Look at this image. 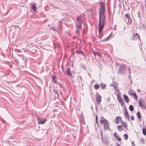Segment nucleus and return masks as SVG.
I'll return each instance as SVG.
<instances>
[{
  "label": "nucleus",
  "instance_id": "f257e3e1",
  "mask_svg": "<svg viewBox=\"0 0 146 146\" xmlns=\"http://www.w3.org/2000/svg\"><path fill=\"white\" fill-rule=\"evenodd\" d=\"M99 31L101 32L106 21V16L105 15V5L104 3L101 4L99 9Z\"/></svg>",
  "mask_w": 146,
  "mask_h": 146
},
{
  "label": "nucleus",
  "instance_id": "f03ea898",
  "mask_svg": "<svg viewBox=\"0 0 146 146\" xmlns=\"http://www.w3.org/2000/svg\"><path fill=\"white\" fill-rule=\"evenodd\" d=\"M83 20L81 16H80L76 18V20L75 24L76 27V31L78 33L81 29V26L82 25Z\"/></svg>",
  "mask_w": 146,
  "mask_h": 146
},
{
  "label": "nucleus",
  "instance_id": "7ed1b4c3",
  "mask_svg": "<svg viewBox=\"0 0 146 146\" xmlns=\"http://www.w3.org/2000/svg\"><path fill=\"white\" fill-rule=\"evenodd\" d=\"M100 122L101 123H103L104 125V128L106 130L109 129L110 125L107 120L105 119V118L102 117H101L100 120Z\"/></svg>",
  "mask_w": 146,
  "mask_h": 146
},
{
  "label": "nucleus",
  "instance_id": "20e7f679",
  "mask_svg": "<svg viewBox=\"0 0 146 146\" xmlns=\"http://www.w3.org/2000/svg\"><path fill=\"white\" fill-rule=\"evenodd\" d=\"M139 106L143 109V108L145 109V100L143 99H140L139 100Z\"/></svg>",
  "mask_w": 146,
  "mask_h": 146
},
{
  "label": "nucleus",
  "instance_id": "39448f33",
  "mask_svg": "<svg viewBox=\"0 0 146 146\" xmlns=\"http://www.w3.org/2000/svg\"><path fill=\"white\" fill-rule=\"evenodd\" d=\"M38 124H44L47 121L46 119L42 118H40L38 117H37Z\"/></svg>",
  "mask_w": 146,
  "mask_h": 146
},
{
  "label": "nucleus",
  "instance_id": "423d86ee",
  "mask_svg": "<svg viewBox=\"0 0 146 146\" xmlns=\"http://www.w3.org/2000/svg\"><path fill=\"white\" fill-rule=\"evenodd\" d=\"M58 27L56 28V29H55V28L54 27H50V29H52L53 30L56 31L58 32H59L62 29L61 26L60 25H60H58Z\"/></svg>",
  "mask_w": 146,
  "mask_h": 146
},
{
  "label": "nucleus",
  "instance_id": "0eeeda50",
  "mask_svg": "<svg viewBox=\"0 0 146 146\" xmlns=\"http://www.w3.org/2000/svg\"><path fill=\"white\" fill-rule=\"evenodd\" d=\"M96 102L98 103H100L101 101V96L98 94H97L96 95Z\"/></svg>",
  "mask_w": 146,
  "mask_h": 146
},
{
  "label": "nucleus",
  "instance_id": "6e6552de",
  "mask_svg": "<svg viewBox=\"0 0 146 146\" xmlns=\"http://www.w3.org/2000/svg\"><path fill=\"white\" fill-rule=\"evenodd\" d=\"M139 39V37L138 34L136 33L135 34L134 33V34L133 35V36L132 38V39L133 40H135L136 39Z\"/></svg>",
  "mask_w": 146,
  "mask_h": 146
},
{
  "label": "nucleus",
  "instance_id": "1a4fd4ad",
  "mask_svg": "<svg viewBox=\"0 0 146 146\" xmlns=\"http://www.w3.org/2000/svg\"><path fill=\"white\" fill-rule=\"evenodd\" d=\"M124 116L125 118L129 120V114L127 110L125 109L124 111Z\"/></svg>",
  "mask_w": 146,
  "mask_h": 146
},
{
  "label": "nucleus",
  "instance_id": "9d476101",
  "mask_svg": "<svg viewBox=\"0 0 146 146\" xmlns=\"http://www.w3.org/2000/svg\"><path fill=\"white\" fill-rule=\"evenodd\" d=\"M66 73L70 76H71L72 75L70 72V68H67L66 71Z\"/></svg>",
  "mask_w": 146,
  "mask_h": 146
},
{
  "label": "nucleus",
  "instance_id": "9b49d317",
  "mask_svg": "<svg viewBox=\"0 0 146 146\" xmlns=\"http://www.w3.org/2000/svg\"><path fill=\"white\" fill-rule=\"evenodd\" d=\"M121 117H120L117 116L116 117L115 119V122L117 124L119 123V121L121 120Z\"/></svg>",
  "mask_w": 146,
  "mask_h": 146
},
{
  "label": "nucleus",
  "instance_id": "f8f14e48",
  "mask_svg": "<svg viewBox=\"0 0 146 146\" xmlns=\"http://www.w3.org/2000/svg\"><path fill=\"white\" fill-rule=\"evenodd\" d=\"M123 98L125 101L127 103L129 102V99L127 96L124 95L123 96Z\"/></svg>",
  "mask_w": 146,
  "mask_h": 146
},
{
  "label": "nucleus",
  "instance_id": "ddd939ff",
  "mask_svg": "<svg viewBox=\"0 0 146 146\" xmlns=\"http://www.w3.org/2000/svg\"><path fill=\"white\" fill-rule=\"evenodd\" d=\"M113 135L114 137L118 141H121V138L117 136L116 133H114Z\"/></svg>",
  "mask_w": 146,
  "mask_h": 146
},
{
  "label": "nucleus",
  "instance_id": "4468645a",
  "mask_svg": "<svg viewBox=\"0 0 146 146\" xmlns=\"http://www.w3.org/2000/svg\"><path fill=\"white\" fill-rule=\"evenodd\" d=\"M101 136L102 137V141L103 142V143H104L106 144H107V143L108 142V140L106 138H105V139L102 138V133H101Z\"/></svg>",
  "mask_w": 146,
  "mask_h": 146
},
{
  "label": "nucleus",
  "instance_id": "2eb2a0df",
  "mask_svg": "<svg viewBox=\"0 0 146 146\" xmlns=\"http://www.w3.org/2000/svg\"><path fill=\"white\" fill-rule=\"evenodd\" d=\"M124 68V66L123 65H120L119 66V68L118 70V72H121L122 70Z\"/></svg>",
  "mask_w": 146,
  "mask_h": 146
},
{
  "label": "nucleus",
  "instance_id": "dca6fc26",
  "mask_svg": "<svg viewBox=\"0 0 146 146\" xmlns=\"http://www.w3.org/2000/svg\"><path fill=\"white\" fill-rule=\"evenodd\" d=\"M121 123L122 125V126H123L125 128L127 129V125L125 123L123 122V121H121Z\"/></svg>",
  "mask_w": 146,
  "mask_h": 146
},
{
  "label": "nucleus",
  "instance_id": "f3484780",
  "mask_svg": "<svg viewBox=\"0 0 146 146\" xmlns=\"http://www.w3.org/2000/svg\"><path fill=\"white\" fill-rule=\"evenodd\" d=\"M117 129L118 131H121L123 129H122V126L121 125H119L117 127Z\"/></svg>",
  "mask_w": 146,
  "mask_h": 146
},
{
  "label": "nucleus",
  "instance_id": "a211bd4d",
  "mask_svg": "<svg viewBox=\"0 0 146 146\" xmlns=\"http://www.w3.org/2000/svg\"><path fill=\"white\" fill-rule=\"evenodd\" d=\"M137 115L139 119V120H140L141 119V114L138 111L137 112Z\"/></svg>",
  "mask_w": 146,
  "mask_h": 146
},
{
  "label": "nucleus",
  "instance_id": "6ab92c4d",
  "mask_svg": "<svg viewBox=\"0 0 146 146\" xmlns=\"http://www.w3.org/2000/svg\"><path fill=\"white\" fill-rule=\"evenodd\" d=\"M52 81L53 82L55 83H56L57 82V81L56 80V77L54 76H52Z\"/></svg>",
  "mask_w": 146,
  "mask_h": 146
},
{
  "label": "nucleus",
  "instance_id": "aec40b11",
  "mask_svg": "<svg viewBox=\"0 0 146 146\" xmlns=\"http://www.w3.org/2000/svg\"><path fill=\"white\" fill-rule=\"evenodd\" d=\"M110 86H112L113 87V88L116 91L117 90V87L115 85L111 84L110 85Z\"/></svg>",
  "mask_w": 146,
  "mask_h": 146
},
{
  "label": "nucleus",
  "instance_id": "412c9836",
  "mask_svg": "<svg viewBox=\"0 0 146 146\" xmlns=\"http://www.w3.org/2000/svg\"><path fill=\"white\" fill-rule=\"evenodd\" d=\"M101 86L102 89H104L106 87V85L105 84L101 83L100 84Z\"/></svg>",
  "mask_w": 146,
  "mask_h": 146
},
{
  "label": "nucleus",
  "instance_id": "4be33fe9",
  "mask_svg": "<svg viewBox=\"0 0 146 146\" xmlns=\"http://www.w3.org/2000/svg\"><path fill=\"white\" fill-rule=\"evenodd\" d=\"M93 54L95 55H97L98 56L100 57L101 55L98 52H93Z\"/></svg>",
  "mask_w": 146,
  "mask_h": 146
},
{
  "label": "nucleus",
  "instance_id": "5701e85b",
  "mask_svg": "<svg viewBox=\"0 0 146 146\" xmlns=\"http://www.w3.org/2000/svg\"><path fill=\"white\" fill-rule=\"evenodd\" d=\"M129 110L131 111H133L134 110L133 107L132 105L129 106Z\"/></svg>",
  "mask_w": 146,
  "mask_h": 146
},
{
  "label": "nucleus",
  "instance_id": "b1692460",
  "mask_svg": "<svg viewBox=\"0 0 146 146\" xmlns=\"http://www.w3.org/2000/svg\"><path fill=\"white\" fill-rule=\"evenodd\" d=\"M99 85L98 84H96L95 85L94 87V88L95 89L97 90L99 88Z\"/></svg>",
  "mask_w": 146,
  "mask_h": 146
},
{
  "label": "nucleus",
  "instance_id": "393cba45",
  "mask_svg": "<svg viewBox=\"0 0 146 146\" xmlns=\"http://www.w3.org/2000/svg\"><path fill=\"white\" fill-rule=\"evenodd\" d=\"M142 132L143 134L144 135H146V130L145 128H143L142 129Z\"/></svg>",
  "mask_w": 146,
  "mask_h": 146
},
{
  "label": "nucleus",
  "instance_id": "a878e982",
  "mask_svg": "<svg viewBox=\"0 0 146 146\" xmlns=\"http://www.w3.org/2000/svg\"><path fill=\"white\" fill-rule=\"evenodd\" d=\"M32 8L34 11H35L36 10V7L34 5H32Z\"/></svg>",
  "mask_w": 146,
  "mask_h": 146
},
{
  "label": "nucleus",
  "instance_id": "bb28decb",
  "mask_svg": "<svg viewBox=\"0 0 146 146\" xmlns=\"http://www.w3.org/2000/svg\"><path fill=\"white\" fill-rule=\"evenodd\" d=\"M123 137L125 140H127L128 139V135L126 134H125L123 135Z\"/></svg>",
  "mask_w": 146,
  "mask_h": 146
},
{
  "label": "nucleus",
  "instance_id": "cd10ccee",
  "mask_svg": "<svg viewBox=\"0 0 146 146\" xmlns=\"http://www.w3.org/2000/svg\"><path fill=\"white\" fill-rule=\"evenodd\" d=\"M119 102L122 106L124 105L125 104L123 100L120 101Z\"/></svg>",
  "mask_w": 146,
  "mask_h": 146
},
{
  "label": "nucleus",
  "instance_id": "c85d7f7f",
  "mask_svg": "<svg viewBox=\"0 0 146 146\" xmlns=\"http://www.w3.org/2000/svg\"><path fill=\"white\" fill-rule=\"evenodd\" d=\"M125 17L127 19L129 20V15L127 13H126L125 15Z\"/></svg>",
  "mask_w": 146,
  "mask_h": 146
},
{
  "label": "nucleus",
  "instance_id": "c756f323",
  "mask_svg": "<svg viewBox=\"0 0 146 146\" xmlns=\"http://www.w3.org/2000/svg\"><path fill=\"white\" fill-rule=\"evenodd\" d=\"M75 52H76L77 53H82V55H84L83 52L82 51H75Z\"/></svg>",
  "mask_w": 146,
  "mask_h": 146
},
{
  "label": "nucleus",
  "instance_id": "7c9ffc66",
  "mask_svg": "<svg viewBox=\"0 0 146 146\" xmlns=\"http://www.w3.org/2000/svg\"><path fill=\"white\" fill-rule=\"evenodd\" d=\"M117 97H118V100L119 102H120V101L122 100V99L119 96H119H118Z\"/></svg>",
  "mask_w": 146,
  "mask_h": 146
},
{
  "label": "nucleus",
  "instance_id": "2f4dec72",
  "mask_svg": "<svg viewBox=\"0 0 146 146\" xmlns=\"http://www.w3.org/2000/svg\"><path fill=\"white\" fill-rule=\"evenodd\" d=\"M134 95L135 96H134V98L136 100H137V95H136V94H134Z\"/></svg>",
  "mask_w": 146,
  "mask_h": 146
},
{
  "label": "nucleus",
  "instance_id": "473e14b6",
  "mask_svg": "<svg viewBox=\"0 0 146 146\" xmlns=\"http://www.w3.org/2000/svg\"><path fill=\"white\" fill-rule=\"evenodd\" d=\"M141 141L143 143V144L144 143V139H141Z\"/></svg>",
  "mask_w": 146,
  "mask_h": 146
},
{
  "label": "nucleus",
  "instance_id": "72a5a7b5",
  "mask_svg": "<svg viewBox=\"0 0 146 146\" xmlns=\"http://www.w3.org/2000/svg\"><path fill=\"white\" fill-rule=\"evenodd\" d=\"M131 119L132 120H134V117L132 115L131 117Z\"/></svg>",
  "mask_w": 146,
  "mask_h": 146
},
{
  "label": "nucleus",
  "instance_id": "f704fd0d",
  "mask_svg": "<svg viewBox=\"0 0 146 146\" xmlns=\"http://www.w3.org/2000/svg\"><path fill=\"white\" fill-rule=\"evenodd\" d=\"M132 145L133 146H135V144L133 141L132 142Z\"/></svg>",
  "mask_w": 146,
  "mask_h": 146
},
{
  "label": "nucleus",
  "instance_id": "c9c22d12",
  "mask_svg": "<svg viewBox=\"0 0 146 146\" xmlns=\"http://www.w3.org/2000/svg\"><path fill=\"white\" fill-rule=\"evenodd\" d=\"M111 34L110 35L107 37L106 39L107 40L110 36Z\"/></svg>",
  "mask_w": 146,
  "mask_h": 146
},
{
  "label": "nucleus",
  "instance_id": "e433bc0d",
  "mask_svg": "<svg viewBox=\"0 0 146 146\" xmlns=\"http://www.w3.org/2000/svg\"><path fill=\"white\" fill-rule=\"evenodd\" d=\"M138 17H139V18H140V15L139 14V12H138Z\"/></svg>",
  "mask_w": 146,
  "mask_h": 146
},
{
  "label": "nucleus",
  "instance_id": "4c0bfd02",
  "mask_svg": "<svg viewBox=\"0 0 146 146\" xmlns=\"http://www.w3.org/2000/svg\"><path fill=\"white\" fill-rule=\"evenodd\" d=\"M97 116L96 115V120H97Z\"/></svg>",
  "mask_w": 146,
  "mask_h": 146
},
{
  "label": "nucleus",
  "instance_id": "58836bf2",
  "mask_svg": "<svg viewBox=\"0 0 146 146\" xmlns=\"http://www.w3.org/2000/svg\"><path fill=\"white\" fill-rule=\"evenodd\" d=\"M117 146H121L118 143L117 144Z\"/></svg>",
  "mask_w": 146,
  "mask_h": 146
},
{
  "label": "nucleus",
  "instance_id": "ea45409f",
  "mask_svg": "<svg viewBox=\"0 0 146 146\" xmlns=\"http://www.w3.org/2000/svg\"><path fill=\"white\" fill-rule=\"evenodd\" d=\"M96 123L98 124V122L97 121V120H96Z\"/></svg>",
  "mask_w": 146,
  "mask_h": 146
},
{
  "label": "nucleus",
  "instance_id": "a19ab883",
  "mask_svg": "<svg viewBox=\"0 0 146 146\" xmlns=\"http://www.w3.org/2000/svg\"><path fill=\"white\" fill-rule=\"evenodd\" d=\"M108 101H109L110 100V98H109L108 99Z\"/></svg>",
  "mask_w": 146,
  "mask_h": 146
},
{
  "label": "nucleus",
  "instance_id": "79ce46f5",
  "mask_svg": "<svg viewBox=\"0 0 146 146\" xmlns=\"http://www.w3.org/2000/svg\"><path fill=\"white\" fill-rule=\"evenodd\" d=\"M56 94H57L58 95V93L57 92V91H56Z\"/></svg>",
  "mask_w": 146,
  "mask_h": 146
}]
</instances>
